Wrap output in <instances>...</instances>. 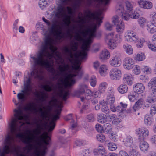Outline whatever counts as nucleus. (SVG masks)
<instances>
[{
  "label": "nucleus",
  "mask_w": 156,
  "mask_h": 156,
  "mask_svg": "<svg viewBox=\"0 0 156 156\" xmlns=\"http://www.w3.org/2000/svg\"><path fill=\"white\" fill-rule=\"evenodd\" d=\"M151 115H153L156 113V105L154 104L152 105L150 111Z\"/></svg>",
  "instance_id": "nucleus-52"
},
{
  "label": "nucleus",
  "mask_w": 156,
  "mask_h": 156,
  "mask_svg": "<svg viewBox=\"0 0 156 156\" xmlns=\"http://www.w3.org/2000/svg\"><path fill=\"white\" fill-rule=\"evenodd\" d=\"M96 130L98 132L102 133L104 132L103 127L100 124H97L95 126Z\"/></svg>",
  "instance_id": "nucleus-51"
},
{
  "label": "nucleus",
  "mask_w": 156,
  "mask_h": 156,
  "mask_svg": "<svg viewBox=\"0 0 156 156\" xmlns=\"http://www.w3.org/2000/svg\"><path fill=\"white\" fill-rule=\"evenodd\" d=\"M49 105L47 106V110L45 112L41 108H39V113L40 114V116L44 119H46L47 117V116L51 111L53 107L56 106L58 108L62 107V103L55 98L53 100L49 101Z\"/></svg>",
  "instance_id": "nucleus-5"
},
{
  "label": "nucleus",
  "mask_w": 156,
  "mask_h": 156,
  "mask_svg": "<svg viewBox=\"0 0 156 156\" xmlns=\"http://www.w3.org/2000/svg\"><path fill=\"white\" fill-rule=\"evenodd\" d=\"M39 27H41V30H42V34L45 36V38H46L47 35L48 34V30H46L44 28V26L42 24L40 23L39 24Z\"/></svg>",
  "instance_id": "nucleus-45"
},
{
  "label": "nucleus",
  "mask_w": 156,
  "mask_h": 156,
  "mask_svg": "<svg viewBox=\"0 0 156 156\" xmlns=\"http://www.w3.org/2000/svg\"><path fill=\"white\" fill-rule=\"evenodd\" d=\"M87 119L89 122H93L95 120L94 115L92 114H90L87 115Z\"/></svg>",
  "instance_id": "nucleus-47"
},
{
  "label": "nucleus",
  "mask_w": 156,
  "mask_h": 156,
  "mask_svg": "<svg viewBox=\"0 0 156 156\" xmlns=\"http://www.w3.org/2000/svg\"><path fill=\"white\" fill-rule=\"evenodd\" d=\"M140 79L142 80L144 82H146L148 81V77L145 76L141 75L140 76Z\"/></svg>",
  "instance_id": "nucleus-61"
},
{
  "label": "nucleus",
  "mask_w": 156,
  "mask_h": 156,
  "mask_svg": "<svg viewBox=\"0 0 156 156\" xmlns=\"http://www.w3.org/2000/svg\"><path fill=\"white\" fill-rule=\"evenodd\" d=\"M137 3L140 7L145 9H150L153 7L152 3L148 1L140 0L138 1Z\"/></svg>",
  "instance_id": "nucleus-14"
},
{
  "label": "nucleus",
  "mask_w": 156,
  "mask_h": 156,
  "mask_svg": "<svg viewBox=\"0 0 156 156\" xmlns=\"http://www.w3.org/2000/svg\"><path fill=\"white\" fill-rule=\"evenodd\" d=\"M140 148L141 151L145 152L147 151L149 147L148 144L145 141H142L140 144Z\"/></svg>",
  "instance_id": "nucleus-25"
},
{
  "label": "nucleus",
  "mask_w": 156,
  "mask_h": 156,
  "mask_svg": "<svg viewBox=\"0 0 156 156\" xmlns=\"http://www.w3.org/2000/svg\"><path fill=\"white\" fill-rule=\"evenodd\" d=\"M56 25L53 23L48 30V34L45 38L40 47V51L36 56H31L32 62L33 63L34 68L31 73V76L34 79L42 80L44 78L43 76V68H45L53 76V79L56 80L59 78L60 83H57L55 86L52 83L49 81L48 83L51 84V87L49 85H43L42 88H67L71 87L76 83L75 80L73 78L76 76L80 78L82 76L80 71L81 67L80 65L81 62L86 58H79L77 59L76 55L79 54L81 52L75 54V59L72 55V52H75L78 49V41H81L83 39L80 35L79 32H76V36L75 37L76 41H72L70 43L69 47H65L64 50L66 54L68 57L67 59L70 63L66 64L64 60L60 55H58V58L60 60V62L63 64V67L60 66L58 70H56L51 64L52 62V58L54 57V54L56 52L57 48L54 46L55 44V40L52 36L61 42L67 37H72L70 31L68 30L67 34L62 31V27H59L57 32L55 30Z\"/></svg>",
  "instance_id": "nucleus-1"
},
{
  "label": "nucleus",
  "mask_w": 156,
  "mask_h": 156,
  "mask_svg": "<svg viewBox=\"0 0 156 156\" xmlns=\"http://www.w3.org/2000/svg\"><path fill=\"white\" fill-rule=\"evenodd\" d=\"M109 0H87V4L90 6L92 5L93 2L98 3H103L105 5H107L109 2Z\"/></svg>",
  "instance_id": "nucleus-27"
},
{
  "label": "nucleus",
  "mask_w": 156,
  "mask_h": 156,
  "mask_svg": "<svg viewBox=\"0 0 156 156\" xmlns=\"http://www.w3.org/2000/svg\"><path fill=\"white\" fill-rule=\"evenodd\" d=\"M90 153L89 149H85L82 151L81 156H89Z\"/></svg>",
  "instance_id": "nucleus-56"
},
{
  "label": "nucleus",
  "mask_w": 156,
  "mask_h": 156,
  "mask_svg": "<svg viewBox=\"0 0 156 156\" xmlns=\"http://www.w3.org/2000/svg\"><path fill=\"white\" fill-rule=\"evenodd\" d=\"M148 86L151 88L156 86V77L152 78L148 83Z\"/></svg>",
  "instance_id": "nucleus-38"
},
{
  "label": "nucleus",
  "mask_w": 156,
  "mask_h": 156,
  "mask_svg": "<svg viewBox=\"0 0 156 156\" xmlns=\"http://www.w3.org/2000/svg\"><path fill=\"white\" fill-rule=\"evenodd\" d=\"M91 94L90 95H88V98H90V97L91 96H92L95 98H97L98 97H99L101 96V94L99 91H96L95 92H94L93 93H92L91 91Z\"/></svg>",
  "instance_id": "nucleus-44"
},
{
  "label": "nucleus",
  "mask_w": 156,
  "mask_h": 156,
  "mask_svg": "<svg viewBox=\"0 0 156 156\" xmlns=\"http://www.w3.org/2000/svg\"><path fill=\"white\" fill-rule=\"evenodd\" d=\"M56 150V147H53L50 151L49 152V156H56V153L55 151Z\"/></svg>",
  "instance_id": "nucleus-57"
},
{
  "label": "nucleus",
  "mask_w": 156,
  "mask_h": 156,
  "mask_svg": "<svg viewBox=\"0 0 156 156\" xmlns=\"http://www.w3.org/2000/svg\"><path fill=\"white\" fill-rule=\"evenodd\" d=\"M118 17L116 15L114 16L112 19V22L114 25H117L116 30L118 32L120 33H123L125 28L124 23L122 21L119 22Z\"/></svg>",
  "instance_id": "nucleus-10"
},
{
  "label": "nucleus",
  "mask_w": 156,
  "mask_h": 156,
  "mask_svg": "<svg viewBox=\"0 0 156 156\" xmlns=\"http://www.w3.org/2000/svg\"><path fill=\"white\" fill-rule=\"evenodd\" d=\"M123 47L126 52L129 55H131L133 53V49L131 46L128 44H126L123 46Z\"/></svg>",
  "instance_id": "nucleus-35"
},
{
  "label": "nucleus",
  "mask_w": 156,
  "mask_h": 156,
  "mask_svg": "<svg viewBox=\"0 0 156 156\" xmlns=\"http://www.w3.org/2000/svg\"><path fill=\"white\" fill-rule=\"evenodd\" d=\"M117 90L121 94H125L127 92L128 87L126 84H122L119 86L117 88Z\"/></svg>",
  "instance_id": "nucleus-22"
},
{
  "label": "nucleus",
  "mask_w": 156,
  "mask_h": 156,
  "mask_svg": "<svg viewBox=\"0 0 156 156\" xmlns=\"http://www.w3.org/2000/svg\"><path fill=\"white\" fill-rule=\"evenodd\" d=\"M125 4L127 11L133 12V5L132 3L129 1H127L125 2Z\"/></svg>",
  "instance_id": "nucleus-34"
},
{
  "label": "nucleus",
  "mask_w": 156,
  "mask_h": 156,
  "mask_svg": "<svg viewBox=\"0 0 156 156\" xmlns=\"http://www.w3.org/2000/svg\"><path fill=\"white\" fill-rule=\"evenodd\" d=\"M110 79L114 80H119L122 76L121 71L119 69L117 68H112L109 72Z\"/></svg>",
  "instance_id": "nucleus-9"
},
{
  "label": "nucleus",
  "mask_w": 156,
  "mask_h": 156,
  "mask_svg": "<svg viewBox=\"0 0 156 156\" xmlns=\"http://www.w3.org/2000/svg\"><path fill=\"white\" fill-rule=\"evenodd\" d=\"M138 22L140 26L142 27H144L145 25L147 26V24L146 19L143 17H141L139 19Z\"/></svg>",
  "instance_id": "nucleus-39"
},
{
  "label": "nucleus",
  "mask_w": 156,
  "mask_h": 156,
  "mask_svg": "<svg viewBox=\"0 0 156 156\" xmlns=\"http://www.w3.org/2000/svg\"><path fill=\"white\" fill-rule=\"evenodd\" d=\"M85 94V98L87 100H89L90 98H88V95H91V90L88 89L87 85L85 84L80 83L78 86L77 90L75 92V94L76 96L79 97L81 95Z\"/></svg>",
  "instance_id": "nucleus-8"
},
{
  "label": "nucleus",
  "mask_w": 156,
  "mask_h": 156,
  "mask_svg": "<svg viewBox=\"0 0 156 156\" xmlns=\"http://www.w3.org/2000/svg\"><path fill=\"white\" fill-rule=\"evenodd\" d=\"M145 55L144 54L140 53L137 54L135 56V59L138 61H142L145 59Z\"/></svg>",
  "instance_id": "nucleus-36"
},
{
  "label": "nucleus",
  "mask_w": 156,
  "mask_h": 156,
  "mask_svg": "<svg viewBox=\"0 0 156 156\" xmlns=\"http://www.w3.org/2000/svg\"><path fill=\"white\" fill-rule=\"evenodd\" d=\"M117 45V43L115 40H113L112 41H109L108 47L111 49H114L116 47Z\"/></svg>",
  "instance_id": "nucleus-37"
},
{
  "label": "nucleus",
  "mask_w": 156,
  "mask_h": 156,
  "mask_svg": "<svg viewBox=\"0 0 156 156\" xmlns=\"http://www.w3.org/2000/svg\"><path fill=\"white\" fill-rule=\"evenodd\" d=\"M43 95H42L39 99L40 101L41 102L46 101L47 99L48 98V95L47 93H43Z\"/></svg>",
  "instance_id": "nucleus-49"
},
{
  "label": "nucleus",
  "mask_w": 156,
  "mask_h": 156,
  "mask_svg": "<svg viewBox=\"0 0 156 156\" xmlns=\"http://www.w3.org/2000/svg\"><path fill=\"white\" fill-rule=\"evenodd\" d=\"M98 154L99 155L101 156H105L106 152V150L104 148V147L101 145H99L98 148Z\"/></svg>",
  "instance_id": "nucleus-31"
},
{
  "label": "nucleus",
  "mask_w": 156,
  "mask_h": 156,
  "mask_svg": "<svg viewBox=\"0 0 156 156\" xmlns=\"http://www.w3.org/2000/svg\"><path fill=\"white\" fill-rule=\"evenodd\" d=\"M115 98L112 93L108 94L107 97L106 103L107 104H112L114 103Z\"/></svg>",
  "instance_id": "nucleus-23"
},
{
  "label": "nucleus",
  "mask_w": 156,
  "mask_h": 156,
  "mask_svg": "<svg viewBox=\"0 0 156 156\" xmlns=\"http://www.w3.org/2000/svg\"><path fill=\"white\" fill-rule=\"evenodd\" d=\"M116 112H119V113H121L123 112L124 109L121 106L118 105L116 107Z\"/></svg>",
  "instance_id": "nucleus-59"
},
{
  "label": "nucleus",
  "mask_w": 156,
  "mask_h": 156,
  "mask_svg": "<svg viewBox=\"0 0 156 156\" xmlns=\"http://www.w3.org/2000/svg\"><path fill=\"white\" fill-rule=\"evenodd\" d=\"M124 142L125 146L128 147H131L133 142V139L131 136H127Z\"/></svg>",
  "instance_id": "nucleus-29"
},
{
  "label": "nucleus",
  "mask_w": 156,
  "mask_h": 156,
  "mask_svg": "<svg viewBox=\"0 0 156 156\" xmlns=\"http://www.w3.org/2000/svg\"><path fill=\"white\" fill-rule=\"evenodd\" d=\"M128 97L129 100L131 102H134L136 99L135 96L131 93L128 94Z\"/></svg>",
  "instance_id": "nucleus-55"
},
{
  "label": "nucleus",
  "mask_w": 156,
  "mask_h": 156,
  "mask_svg": "<svg viewBox=\"0 0 156 156\" xmlns=\"http://www.w3.org/2000/svg\"><path fill=\"white\" fill-rule=\"evenodd\" d=\"M36 105L33 102H30L25 108V110L31 112H34V113H36L38 111L35 106Z\"/></svg>",
  "instance_id": "nucleus-17"
},
{
  "label": "nucleus",
  "mask_w": 156,
  "mask_h": 156,
  "mask_svg": "<svg viewBox=\"0 0 156 156\" xmlns=\"http://www.w3.org/2000/svg\"><path fill=\"white\" fill-rule=\"evenodd\" d=\"M113 25L109 23L106 22L105 24V29L108 31H111L112 29Z\"/></svg>",
  "instance_id": "nucleus-46"
},
{
  "label": "nucleus",
  "mask_w": 156,
  "mask_h": 156,
  "mask_svg": "<svg viewBox=\"0 0 156 156\" xmlns=\"http://www.w3.org/2000/svg\"><path fill=\"white\" fill-rule=\"evenodd\" d=\"M116 12L119 16H120L122 18V15L126 14V12L124 11L123 5L121 4H118L116 7Z\"/></svg>",
  "instance_id": "nucleus-20"
},
{
  "label": "nucleus",
  "mask_w": 156,
  "mask_h": 156,
  "mask_svg": "<svg viewBox=\"0 0 156 156\" xmlns=\"http://www.w3.org/2000/svg\"><path fill=\"white\" fill-rule=\"evenodd\" d=\"M116 52H114L113 56L112 57L109 61V63L112 66L117 67L120 66L121 63L120 58L117 57L115 55Z\"/></svg>",
  "instance_id": "nucleus-13"
},
{
  "label": "nucleus",
  "mask_w": 156,
  "mask_h": 156,
  "mask_svg": "<svg viewBox=\"0 0 156 156\" xmlns=\"http://www.w3.org/2000/svg\"><path fill=\"white\" fill-rule=\"evenodd\" d=\"M133 71L135 74H139L140 72V67L138 65H136L133 68Z\"/></svg>",
  "instance_id": "nucleus-50"
},
{
  "label": "nucleus",
  "mask_w": 156,
  "mask_h": 156,
  "mask_svg": "<svg viewBox=\"0 0 156 156\" xmlns=\"http://www.w3.org/2000/svg\"><path fill=\"white\" fill-rule=\"evenodd\" d=\"M75 144L77 146H80L83 144V141L82 140H77L76 141Z\"/></svg>",
  "instance_id": "nucleus-64"
},
{
  "label": "nucleus",
  "mask_w": 156,
  "mask_h": 156,
  "mask_svg": "<svg viewBox=\"0 0 156 156\" xmlns=\"http://www.w3.org/2000/svg\"><path fill=\"white\" fill-rule=\"evenodd\" d=\"M91 86L93 87H94L96 84V78L95 77H91L89 81Z\"/></svg>",
  "instance_id": "nucleus-48"
},
{
  "label": "nucleus",
  "mask_w": 156,
  "mask_h": 156,
  "mask_svg": "<svg viewBox=\"0 0 156 156\" xmlns=\"http://www.w3.org/2000/svg\"><path fill=\"white\" fill-rule=\"evenodd\" d=\"M59 5L58 6L57 12L55 14L56 16L58 18H61L63 17L65 14L66 9L64 5H67L69 2H77L75 4V6H79L81 0H58Z\"/></svg>",
  "instance_id": "nucleus-4"
},
{
  "label": "nucleus",
  "mask_w": 156,
  "mask_h": 156,
  "mask_svg": "<svg viewBox=\"0 0 156 156\" xmlns=\"http://www.w3.org/2000/svg\"><path fill=\"white\" fill-rule=\"evenodd\" d=\"M123 63L124 68L128 70H129L132 68L134 63L133 60L129 57L126 58Z\"/></svg>",
  "instance_id": "nucleus-15"
},
{
  "label": "nucleus",
  "mask_w": 156,
  "mask_h": 156,
  "mask_svg": "<svg viewBox=\"0 0 156 156\" xmlns=\"http://www.w3.org/2000/svg\"><path fill=\"white\" fill-rule=\"evenodd\" d=\"M123 80L125 83H126L129 85H131L133 82L132 76L127 74L124 75Z\"/></svg>",
  "instance_id": "nucleus-19"
},
{
  "label": "nucleus",
  "mask_w": 156,
  "mask_h": 156,
  "mask_svg": "<svg viewBox=\"0 0 156 156\" xmlns=\"http://www.w3.org/2000/svg\"><path fill=\"white\" fill-rule=\"evenodd\" d=\"M125 39L126 41L129 42H136L137 47L140 48L142 47L143 43L145 41L143 39H139L136 33L132 30H128L125 34Z\"/></svg>",
  "instance_id": "nucleus-6"
},
{
  "label": "nucleus",
  "mask_w": 156,
  "mask_h": 156,
  "mask_svg": "<svg viewBox=\"0 0 156 156\" xmlns=\"http://www.w3.org/2000/svg\"><path fill=\"white\" fill-rule=\"evenodd\" d=\"M122 19L125 20H128L130 18L133 19H137L139 18L140 15L139 13L136 11H133V12H129V13L126 12V14H123L122 15Z\"/></svg>",
  "instance_id": "nucleus-12"
},
{
  "label": "nucleus",
  "mask_w": 156,
  "mask_h": 156,
  "mask_svg": "<svg viewBox=\"0 0 156 156\" xmlns=\"http://www.w3.org/2000/svg\"><path fill=\"white\" fill-rule=\"evenodd\" d=\"M108 84L106 82H102L100 83L98 88V91L101 93H104L107 88Z\"/></svg>",
  "instance_id": "nucleus-26"
},
{
  "label": "nucleus",
  "mask_w": 156,
  "mask_h": 156,
  "mask_svg": "<svg viewBox=\"0 0 156 156\" xmlns=\"http://www.w3.org/2000/svg\"><path fill=\"white\" fill-rule=\"evenodd\" d=\"M136 131L138 135V139L140 141L144 140L149 134V131L146 128H143L141 129L138 128Z\"/></svg>",
  "instance_id": "nucleus-11"
},
{
  "label": "nucleus",
  "mask_w": 156,
  "mask_h": 156,
  "mask_svg": "<svg viewBox=\"0 0 156 156\" xmlns=\"http://www.w3.org/2000/svg\"><path fill=\"white\" fill-rule=\"evenodd\" d=\"M65 119L67 121L71 120V122H74V120L73 119L72 117V114H70L67 115L65 118Z\"/></svg>",
  "instance_id": "nucleus-62"
},
{
  "label": "nucleus",
  "mask_w": 156,
  "mask_h": 156,
  "mask_svg": "<svg viewBox=\"0 0 156 156\" xmlns=\"http://www.w3.org/2000/svg\"><path fill=\"white\" fill-rule=\"evenodd\" d=\"M96 138L98 141L101 142H103L105 139V136L102 134L97 135Z\"/></svg>",
  "instance_id": "nucleus-40"
},
{
  "label": "nucleus",
  "mask_w": 156,
  "mask_h": 156,
  "mask_svg": "<svg viewBox=\"0 0 156 156\" xmlns=\"http://www.w3.org/2000/svg\"><path fill=\"white\" fill-rule=\"evenodd\" d=\"M142 71L146 74H148L151 73V70L150 68L146 66L142 69Z\"/></svg>",
  "instance_id": "nucleus-53"
},
{
  "label": "nucleus",
  "mask_w": 156,
  "mask_h": 156,
  "mask_svg": "<svg viewBox=\"0 0 156 156\" xmlns=\"http://www.w3.org/2000/svg\"><path fill=\"white\" fill-rule=\"evenodd\" d=\"M101 110L102 112L107 114H109L110 112L108 107L106 105H102Z\"/></svg>",
  "instance_id": "nucleus-42"
},
{
  "label": "nucleus",
  "mask_w": 156,
  "mask_h": 156,
  "mask_svg": "<svg viewBox=\"0 0 156 156\" xmlns=\"http://www.w3.org/2000/svg\"><path fill=\"white\" fill-rule=\"evenodd\" d=\"M61 110V109L57 110L55 111V114L52 115L51 120L48 122H46L47 129L48 132L46 133L45 135L48 133V136H49L50 137L51 135H50V133L54 130L55 126V124L54 121L59 119Z\"/></svg>",
  "instance_id": "nucleus-7"
},
{
  "label": "nucleus",
  "mask_w": 156,
  "mask_h": 156,
  "mask_svg": "<svg viewBox=\"0 0 156 156\" xmlns=\"http://www.w3.org/2000/svg\"><path fill=\"white\" fill-rule=\"evenodd\" d=\"M110 57V53L108 50L106 49L103 50L100 56V58L102 60L107 59Z\"/></svg>",
  "instance_id": "nucleus-21"
},
{
  "label": "nucleus",
  "mask_w": 156,
  "mask_h": 156,
  "mask_svg": "<svg viewBox=\"0 0 156 156\" xmlns=\"http://www.w3.org/2000/svg\"><path fill=\"white\" fill-rule=\"evenodd\" d=\"M99 122L101 123H105L107 121V118L105 115L103 114H99L97 117Z\"/></svg>",
  "instance_id": "nucleus-24"
},
{
  "label": "nucleus",
  "mask_w": 156,
  "mask_h": 156,
  "mask_svg": "<svg viewBox=\"0 0 156 156\" xmlns=\"http://www.w3.org/2000/svg\"><path fill=\"white\" fill-rule=\"evenodd\" d=\"M87 12L86 11V16L93 20L95 21V23H93L90 27L87 28L86 32V35L87 38L85 41L82 47V52H80L79 54L76 55V58L77 59L79 58L81 59L86 58L87 55V51L89 50L90 45L92 42L91 39L96 36V32L97 29L99 27L101 24L102 23V17L100 16V14L98 13L95 14L92 13L89 10H87Z\"/></svg>",
  "instance_id": "nucleus-2"
},
{
  "label": "nucleus",
  "mask_w": 156,
  "mask_h": 156,
  "mask_svg": "<svg viewBox=\"0 0 156 156\" xmlns=\"http://www.w3.org/2000/svg\"><path fill=\"white\" fill-rule=\"evenodd\" d=\"M114 36V35L113 33H109L106 35V39L107 40H108L109 41H112L114 40L113 39Z\"/></svg>",
  "instance_id": "nucleus-54"
},
{
  "label": "nucleus",
  "mask_w": 156,
  "mask_h": 156,
  "mask_svg": "<svg viewBox=\"0 0 156 156\" xmlns=\"http://www.w3.org/2000/svg\"><path fill=\"white\" fill-rule=\"evenodd\" d=\"M120 122L121 119L119 118L116 117V118L112 121V123L113 125H117L119 124Z\"/></svg>",
  "instance_id": "nucleus-58"
},
{
  "label": "nucleus",
  "mask_w": 156,
  "mask_h": 156,
  "mask_svg": "<svg viewBox=\"0 0 156 156\" xmlns=\"http://www.w3.org/2000/svg\"><path fill=\"white\" fill-rule=\"evenodd\" d=\"M32 84L30 76L24 77L23 89L21 91V92L17 94L18 99L22 102H24L27 99V97L31 95L32 94L38 95L37 92L33 91Z\"/></svg>",
  "instance_id": "nucleus-3"
},
{
  "label": "nucleus",
  "mask_w": 156,
  "mask_h": 156,
  "mask_svg": "<svg viewBox=\"0 0 156 156\" xmlns=\"http://www.w3.org/2000/svg\"><path fill=\"white\" fill-rule=\"evenodd\" d=\"M134 92L138 94H142L145 90V87L141 83H136L133 87Z\"/></svg>",
  "instance_id": "nucleus-16"
},
{
  "label": "nucleus",
  "mask_w": 156,
  "mask_h": 156,
  "mask_svg": "<svg viewBox=\"0 0 156 156\" xmlns=\"http://www.w3.org/2000/svg\"><path fill=\"white\" fill-rule=\"evenodd\" d=\"M119 156H129L128 153L123 151H121L119 153Z\"/></svg>",
  "instance_id": "nucleus-63"
},
{
  "label": "nucleus",
  "mask_w": 156,
  "mask_h": 156,
  "mask_svg": "<svg viewBox=\"0 0 156 156\" xmlns=\"http://www.w3.org/2000/svg\"><path fill=\"white\" fill-rule=\"evenodd\" d=\"M107 69L106 66L104 65H101L99 68V73L102 76H105L106 73Z\"/></svg>",
  "instance_id": "nucleus-32"
},
{
  "label": "nucleus",
  "mask_w": 156,
  "mask_h": 156,
  "mask_svg": "<svg viewBox=\"0 0 156 156\" xmlns=\"http://www.w3.org/2000/svg\"><path fill=\"white\" fill-rule=\"evenodd\" d=\"M148 48L153 51H156V47L154 45L149 44H148Z\"/></svg>",
  "instance_id": "nucleus-60"
},
{
  "label": "nucleus",
  "mask_w": 156,
  "mask_h": 156,
  "mask_svg": "<svg viewBox=\"0 0 156 156\" xmlns=\"http://www.w3.org/2000/svg\"><path fill=\"white\" fill-rule=\"evenodd\" d=\"M144 122L146 125L150 126L152 124V120L148 116H146L144 118Z\"/></svg>",
  "instance_id": "nucleus-41"
},
{
  "label": "nucleus",
  "mask_w": 156,
  "mask_h": 156,
  "mask_svg": "<svg viewBox=\"0 0 156 156\" xmlns=\"http://www.w3.org/2000/svg\"><path fill=\"white\" fill-rule=\"evenodd\" d=\"M129 155L130 156H140V154L137 151H136L134 149H132L129 152Z\"/></svg>",
  "instance_id": "nucleus-43"
},
{
  "label": "nucleus",
  "mask_w": 156,
  "mask_h": 156,
  "mask_svg": "<svg viewBox=\"0 0 156 156\" xmlns=\"http://www.w3.org/2000/svg\"><path fill=\"white\" fill-rule=\"evenodd\" d=\"M107 145L108 149L111 151L115 150L117 148L116 145L115 143L112 142H109L107 143Z\"/></svg>",
  "instance_id": "nucleus-33"
},
{
  "label": "nucleus",
  "mask_w": 156,
  "mask_h": 156,
  "mask_svg": "<svg viewBox=\"0 0 156 156\" xmlns=\"http://www.w3.org/2000/svg\"><path fill=\"white\" fill-rule=\"evenodd\" d=\"M156 101V98L155 95L151 93L148 95L146 102L149 103H153Z\"/></svg>",
  "instance_id": "nucleus-28"
},
{
  "label": "nucleus",
  "mask_w": 156,
  "mask_h": 156,
  "mask_svg": "<svg viewBox=\"0 0 156 156\" xmlns=\"http://www.w3.org/2000/svg\"><path fill=\"white\" fill-rule=\"evenodd\" d=\"M147 28L148 32L151 34L156 32V23H148L147 26Z\"/></svg>",
  "instance_id": "nucleus-18"
},
{
  "label": "nucleus",
  "mask_w": 156,
  "mask_h": 156,
  "mask_svg": "<svg viewBox=\"0 0 156 156\" xmlns=\"http://www.w3.org/2000/svg\"><path fill=\"white\" fill-rule=\"evenodd\" d=\"M104 132L108 133L111 132L112 130V126L110 123H107L105 124L103 126Z\"/></svg>",
  "instance_id": "nucleus-30"
}]
</instances>
